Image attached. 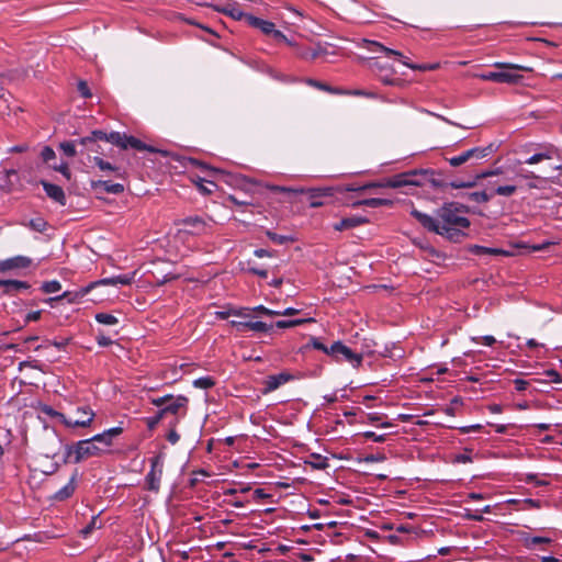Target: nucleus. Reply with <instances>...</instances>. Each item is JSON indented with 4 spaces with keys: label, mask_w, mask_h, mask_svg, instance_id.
Here are the masks:
<instances>
[{
    "label": "nucleus",
    "mask_w": 562,
    "mask_h": 562,
    "mask_svg": "<svg viewBox=\"0 0 562 562\" xmlns=\"http://www.w3.org/2000/svg\"><path fill=\"white\" fill-rule=\"evenodd\" d=\"M164 461L160 456L150 459V471L147 473L145 481L147 488L153 492H158L160 488V481L162 476Z\"/></svg>",
    "instance_id": "nucleus-10"
},
{
    "label": "nucleus",
    "mask_w": 562,
    "mask_h": 562,
    "mask_svg": "<svg viewBox=\"0 0 562 562\" xmlns=\"http://www.w3.org/2000/svg\"><path fill=\"white\" fill-rule=\"evenodd\" d=\"M547 375L551 379L552 382L554 383H561L562 382V378H561V374L555 371V370H549L547 371Z\"/></svg>",
    "instance_id": "nucleus-60"
},
{
    "label": "nucleus",
    "mask_w": 562,
    "mask_h": 562,
    "mask_svg": "<svg viewBox=\"0 0 562 562\" xmlns=\"http://www.w3.org/2000/svg\"><path fill=\"white\" fill-rule=\"evenodd\" d=\"M311 345L313 346V348L317 349V350H321L323 351L324 353L328 355L329 356V347H327L326 345H324L322 341H319L318 338H315V337H312L311 338Z\"/></svg>",
    "instance_id": "nucleus-54"
},
{
    "label": "nucleus",
    "mask_w": 562,
    "mask_h": 562,
    "mask_svg": "<svg viewBox=\"0 0 562 562\" xmlns=\"http://www.w3.org/2000/svg\"><path fill=\"white\" fill-rule=\"evenodd\" d=\"M370 67L373 71L378 72V76L380 78V80L384 83V85H387V86H393L395 85L396 82V79H394L392 77L393 75V71H390L385 75H383L382 72L384 70H389V67L386 65H383L381 61H379L378 59H373L371 63H370Z\"/></svg>",
    "instance_id": "nucleus-22"
},
{
    "label": "nucleus",
    "mask_w": 562,
    "mask_h": 562,
    "mask_svg": "<svg viewBox=\"0 0 562 562\" xmlns=\"http://www.w3.org/2000/svg\"><path fill=\"white\" fill-rule=\"evenodd\" d=\"M52 168L55 171L60 172L67 180L70 179V170L67 162H60L59 165H54Z\"/></svg>",
    "instance_id": "nucleus-48"
},
{
    "label": "nucleus",
    "mask_w": 562,
    "mask_h": 562,
    "mask_svg": "<svg viewBox=\"0 0 562 562\" xmlns=\"http://www.w3.org/2000/svg\"><path fill=\"white\" fill-rule=\"evenodd\" d=\"M329 356L337 362H348L353 368H358L362 362V356L351 350L348 346L341 341H335L329 347Z\"/></svg>",
    "instance_id": "nucleus-7"
},
{
    "label": "nucleus",
    "mask_w": 562,
    "mask_h": 562,
    "mask_svg": "<svg viewBox=\"0 0 562 562\" xmlns=\"http://www.w3.org/2000/svg\"><path fill=\"white\" fill-rule=\"evenodd\" d=\"M164 417H165V416L162 415V413H160V411H158V412L156 413V415L150 416V417H147V418L145 419L147 427H148L150 430H151V429H154V428H155V427L160 423V420H161Z\"/></svg>",
    "instance_id": "nucleus-47"
},
{
    "label": "nucleus",
    "mask_w": 562,
    "mask_h": 562,
    "mask_svg": "<svg viewBox=\"0 0 562 562\" xmlns=\"http://www.w3.org/2000/svg\"><path fill=\"white\" fill-rule=\"evenodd\" d=\"M178 225L184 226V232L192 235L207 234L212 228V220L202 216H188L178 221Z\"/></svg>",
    "instance_id": "nucleus-8"
},
{
    "label": "nucleus",
    "mask_w": 562,
    "mask_h": 562,
    "mask_svg": "<svg viewBox=\"0 0 562 562\" xmlns=\"http://www.w3.org/2000/svg\"><path fill=\"white\" fill-rule=\"evenodd\" d=\"M278 42H283L290 46L293 45V43L279 30L274 29V32L271 34Z\"/></svg>",
    "instance_id": "nucleus-58"
},
{
    "label": "nucleus",
    "mask_w": 562,
    "mask_h": 562,
    "mask_svg": "<svg viewBox=\"0 0 562 562\" xmlns=\"http://www.w3.org/2000/svg\"><path fill=\"white\" fill-rule=\"evenodd\" d=\"M516 178L525 181V188L528 190L541 189L544 178L536 175L533 171L525 168H519L516 172Z\"/></svg>",
    "instance_id": "nucleus-15"
},
{
    "label": "nucleus",
    "mask_w": 562,
    "mask_h": 562,
    "mask_svg": "<svg viewBox=\"0 0 562 562\" xmlns=\"http://www.w3.org/2000/svg\"><path fill=\"white\" fill-rule=\"evenodd\" d=\"M44 293H55L61 289V284L57 280L44 282L41 286Z\"/></svg>",
    "instance_id": "nucleus-40"
},
{
    "label": "nucleus",
    "mask_w": 562,
    "mask_h": 562,
    "mask_svg": "<svg viewBox=\"0 0 562 562\" xmlns=\"http://www.w3.org/2000/svg\"><path fill=\"white\" fill-rule=\"evenodd\" d=\"M97 286V283L91 282L87 286H82L77 291H66L63 294L48 299V302L67 300L68 303H79L81 299H83L93 288Z\"/></svg>",
    "instance_id": "nucleus-14"
},
{
    "label": "nucleus",
    "mask_w": 562,
    "mask_h": 562,
    "mask_svg": "<svg viewBox=\"0 0 562 562\" xmlns=\"http://www.w3.org/2000/svg\"><path fill=\"white\" fill-rule=\"evenodd\" d=\"M99 140H94L93 143H90L88 145H85L87 149L91 153L101 154L102 149L101 146L98 144Z\"/></svg>",
    "instance_id": "nucleus-62"
},
{
    "label": "nucleus",
    "mask_w": 562,
    "mask_h": 562,
    "mask_svg": "<svg viewBox=\"0 0 562 562\" xmlns=\"http://www.w3.org/2000/svg\"><path fill=\"white\" fill-rule=\"evenodd\" d=\"M319 49H310V50H306V52H301L300 53V56L304 59H311V60H314L316 59L318 56H319Z\"/></svg>",
    "instance_id": "nucleus-57"
},
{
    "label": "nucleus",
    "mask_w": 562,
    "mask_h": 562,
    "mask_svg": "<svg viewBox=\"0 0 562 562\" xmlns=\"http://www.w3.org/2000/svg\"><path fill=\"white\" fill-rule=\"evenodd\" d=\"M41 314L42 312L41 311H34V312H30L26 314L25 316V322H36L41 318Z\"/></svg>",
    "instance_id": "nucleus-61"
},
{
    "label": "nucleus",
    "mask_w": 562,
    "mask_h": 562,
    "mask_svg": "<svg viewBox=\"0 0 562 562\" xmlns=\"http://www.w3.org/2000/svg\"><path fill=\"white\" fill-rule=\"evenodd\" d=\"M91 187L94 190L101 188L104 192L109 194H121L124 192V186L122 183H113L106 180L92 181Z\"/></svg>",
    "instance_id": "nucleus-24"
},
{
    "label": "nucleus",
    "mask_w": 562,
    "mask_h": 562,
    "mask_svg": "<svg viewBox=\"0 0 562 562\" xmlns=\"http://www.w3.org/2000/svg\"><path fill=\"white\" fill-rule=\"evenodd\" d=\"M492 150H493L492 145L486 146V147H475V148H471L467 151H463L462 154H460L458 156L449 158L448 161L452 167H459L471 159H475V160L483 159V158L487 157L492 153Z\"/></svg>",
    "instance_id": "nucleus-9"
},
{
    "label": "nucleus",
    "mask_w": 562,
    "mask_h": 562,
    "mask_svg": "<svg viewBox=\"0 0 562 562\" xmlns=\"http://www.w3.org/2000/svg\"><path fill=\"white\" fill-rule=\"evenodd\" d=\"M217 11H221V12H224L228 15H231L232 18L236 19V20H240L243 16L246 18V15L238 9V5L237 3H228L226 7L224 8H216Z\"/></svg>",
    "instance_id": "nucleus-34"
},
{
    "label": "nucleus",
    "mask_w": 562,
    "mask_h": 562,
    "mask_svg": "<svg viewBox=\"0 0 562 562\" xmlns=\"http://www.w3.org/2000/svg\"><path fill=\"white\" fill-rule=\"evenodd\" d=\"M333 191H334L333 188H315V189H312L310 192H311V198L316 199L319 196H331Z\"/></svg>",
    "instance_id": "nucleus-45"
},
{
    "label": "nucleus",
    "mask_w": 562,
    "mask_h": 562,
    "mask_svg": "<svg viewBox=\"0 0 562 562\" xmlns=\"http://www.w3.org/2000/svg\"><path fill=\"white\" fill-rule=\"evenodd\" d=\"M41 157L45 162H49L50 160L55 159L56 155L52 147L45 146L41 151Z\"/></svg>",
    "instance_id": "nucleus-49"
},
{
    "label": "nucleus",
    "mask_w": 562,
    "mask_h": 562,
    "mask_svg": "<svg viewBox=\"0 0 562 562\" xmlns=\"http://www.w3.org/2000/svg\"><path fill=\"white\" fill-rule=\"evenodd\" d=\"M267 236L269 237V239L271 241H273L274 244H278V245H283L291 240V238L288 236L279 235V234L272 233L270 231L267 232Z\"/></svg>",
    "instance_id": "nucleus-46"
},
{
    "label": "nucleus",
    "mask_w": 562,
    "mask_h": 562,
    "mask_svg": "<svg viewBox=\"0 0 562 562\" xmlns=\"http://www.w3.org/2000/svg\"><path fill=\"white\" fill-rule=\"evenodd\" d=\"M33 260L26 256H15L4 260H0V273L12 270L26 269L32 265Z\"/></svg>",
    "instance_id": "nucleus-13"
},
{
    "label": "nucleus",
    "mask_w": 562,
    "mask_h": 562,
    "mask_svg": "<svg viewBox=\"0 0 562 562\" xmlns=\"http://www.w3.org/2000/svg\"><path fill=\"white\" fill-rule=\"evenodd\" d=\"M188 402L184 395L173 396L171 394L150 400L153 405L160 408L159 411L164 416L167 414L179 415L181 411H183L182 414H186Z\"/></svg>",
    "instance_id": "nucleus-5"
},
{
    "label": "nucleus",
    "mask_w": 562,
    "mask_h": 562,
    "mask_svg": "<svg viewBox=\"0 0 562 562\" xmlns=\"http://www.w3.org/2000/svg\"><path fill=\"white\" fill-rule=\"evenodd\" d=\"M306 83L311 87H314L318 90H322V91H326L328 93H333V94H342L345 93V90L340 89V88H334L331 86H328L324 82H321V81H317V80H314V79H307L306 80Z\"/></svg>",
    "instance_id": "nucleus-31"
},
{
    "label": "nucleus",
    "mask_w": 562,
    "mask_h": 562,
    "mask_svg": "<svg viewBox=\"0 0 562 562\" xmlns=\"http://www.w3.org/2000/svg\"><path fill=\"white\" fill-rule=\"evenodd\" d=\"M228 201L232 202L236 206L251 205V202L239 200L236 195H229Z\"/></svg>",
    "instance_id": "nucleus-59"
},
{
    "label": "nucleus",
    "mask_w": 562,
    "mask_h": 562,
    "mask_svg": "<svg viewBox=\"0 0 562 562\" xmlns=\"http://www.w3.org/2000/svg\"><path fill=\"white\" fill-rule=\"evenodd\" d=\"M495 68L499 69H515V70H521V71H531L532 69L527 66L517 65V64H510V63H495Z\"/></svg>",
    "instance_id": "nucleus-41"
},
{
    "label": "nucleus",
    "mask_w": 562,
    "mask_h": 562,
    "mask_svg": "<svg viewBox=\"0 0 562 562\" xmlns=\"http://www.w3.org/2000/svg\"><path fill=\"white\" fill-rule=\"evenodd\" d=\"M363 437L374 442H383L386 438V435H376L374 431H364Z\"/></svg>",
    "instance_id": "nucleus-55"
},
{
    "label": "nucleus",
    "mask_w": 562,
    "mask_h": 562,
    "mask_svg": "<svg viewBox=\"0 0 562 562\" xmlns=\"http://www.w3.org/2000/svg\"><path fill=\"white\" fill-rule=\"evenodd\" d=\"M476 78L484 81L502 82V83H516L521 79L520 75L510 71H486L475 75Z\"/></svg>",
    "instance_id": "nucleus-12"
},
{
    "label": "nucleus",
    "mask_w": 562,
    "mask_h": 562,
    "mask_svg": "<svg viewBox=\"0 0 562 562\" xmlns=\"http://www.w3.org/2000/svg\"><path fill=\"white\" fill-rule=\"evenodd\" d=\"M41 184L49 199L61 206L66 205V195L61 187L49 183L45 180H42Z\"/></svg>",
    "instance_id": "nucleus-17"
},
{
    "label": "nucleus",
    "mask_w": 562,
    "mask_h": 562,
    "mask_svg": "<svg viewBox=\"0 0 562 562\" xmlns=\"http://www.w3.org/2000/svg\"><path fill=\"white\" fill-rule=\"evenodd\" d=\"M252 311L258 314H262V315H267V316H280V312L267 308L263 305H258V306L254 307Z\"/></svg>",
    "instance_id": "nucleus-51"
},
{
    "label": "nucleus",
    "mask_w": 562,
    "mask_h": 562,
    "mask_svg": "<svg viewBox=\"0 0 562 562\" xmlns=\"http://www.w3.org/2000/svg\"><path fill=\"white\" fill-rule=\"evenodd\" d=\"M247 310H237V308H231L228 311H221L216 312V316L221 319H226L229 316H239V317H248L249 314L246 313Z\"/></svg>",
    "instance_id": "nucleus-35"
},
{
    "label": "nucleus",
    "mask_w": 562,
    "mask_h": 562,
    "mask_svg": "<svg viewBox=\"0 0 562 562\" xmlns=\"http://www.w3.org/2000/svg\"><path fill=\"white\" fill-rule=\"evenodd\" d=\"M101 528V525L98 524V516H93L90 520V522L80 530V535L83 538H87L89 535L92 533L93 530Z\"/></svg>",
    "instance_id": "nucleus-38"
},
{
    "label": "nucleus",
    "mask_w": 562,
    "mask_h": 562,
    "mask_svg": "<svg viewBox=\"0 0 562 562\" xmlns=\"http://www.w3.org/2000/svg\"><path fill=\"white\" fill-rule=\"evenodd\" d=\"M69 342V339H63V340H55V341H48L46 346H37L36 349H41V348H47L48 346H54L56 347L58 350H63L65 349V347L68 345Z\"/></svg>",
    "instance_id": "nucleus-53"
},
{
    "label": "nucleus",
    "mask_w": 562,
    "mask_h": 562,
    "mask_svg": "<svg viewBox=\"0 0 562 562\" xmlns=\"http://www.w3.org/2000/svg\"><path fill=\"white\" fill-rule=\"evenodd\" d=\"M411 214L424 228L453 241L465 236L464 231L470 226V221L465 216V207L454 202L446 203L438 209L436 217L416 209H412Z\"/></svg>",
    "instance_id": "nucleus-1"
},
{
    "label": "nucleus",
    "mask_w": 562,
    "mask_h": 562,
    "mask_svg": "<svg viewBox=\"0 0 562 562\" xmlns=\"http://www.w3.org/2000/svg\"><path fill=\"white\" fill-rule=\"evenodd\" d=\"M102 449L99 448L92 438L78 441L76 445L68 447V456H74V461L79 463L90 457L99 456Z\"/></svg>",
    "instance_id": "nucleus-6"
},
{
    "label": "nucleus",
    "mask_w": 562,
    "mask_h": 562,
    "mask_svg": "<svg viewBox=\"0 0 562 562\" xmlns=\"http://www.w3.org/2000/svg\"><path fill=\"white\" fill-rule=\"evenodd\" d=\"M366 223H368V220L366 217L353 215V216L345 217L341 221H339L338 223H335L333 227L335 231L341 232V231L358 227Z\"/></svg>",
    "instance_id": "nucleus-21"
},
{
    "label": "nucleus",
    "mask_w": 562,
    "mask_h": 562,
    "mask_svg": "<svg viewBox=\"0 0 562 562\" xmlns=\"http://www.w3.org/2000/svg\"><path fill=\"white\" fill-rule=\"evenodd\" d=\"M369 50L371 52H382L387 57H394L398 59L403 65L407 66L411 69H418V70H428V65H414L409 64L406 58L403 56V54L398 50H394L391 48L385 47L384 45L378 43V42H369Z\"/></svg>",
    "instance_id": "nucleus-11"
},
{
    "label": "nucleus",
    "mask_w": 562,
    "mask_h": 562,
    "mask_svg": "<svg viewBox=\"0 0 562 562\" xmlns=\"http://www.w3.org/2000/svg\"><path fill=\"white\" fill-rule=\"evenodd\" d=\"M471 198L477 203H486L493 198V193H487L486 191H477L471 193Z\"/></svg>",
    "instance_id": "nucleus-44"
},
{
    "label": "nucleus",
    "mask_w": 562,
    "mask_h": 562,
    "mask_svg": "<svg viewBox=\"0 0 562 562\" xmlns=\"http://www.w3.org/2000/svg\"><path fill=\"white\" fill-rule=\"evenodd\" d=\"M392 204V201L389 199H380V198H370L357 201L352 204V206H369V207H380V206H389Z\"/></svg>",
    "instance_id": "nucleus-29"
},
{
    "label": "nucleus",
    "mask_w": 562,
    "mask_h": 562,
    "mask_svg": "<svg viewBox=\"0 0 562 562\" xmlns=\"http://www.w3.org/2000/svg\"><path fill=\"white\" fill-rule=\"evenodd\" d=\"M94 140H104L124 150L134 148L139 151H155L151 146L146 145L140 139L120 132H111L108 134L103 131L95 130L92 131L89 136L82 137L78 142L80 145H88Z\"/></svg>",
    "instance_id": "nucleus-3"
},
{
    "label": "nucleus",
    "mask_w": 562,
    "mask_h": 562,
    "mask_svg": "<svg viewBox=\"0 0 562 562\" xmlns=\"http://www.w3.org/2000/svg\"><path fill=\"white\" fill-rule=\"evenodd\" d=\"M77 89H78L79 93L83 98H90L91 97V91H90V89L88 87V83L85 80H80L78 82Z\"/></svg>",
    "instance_id": "nucleus-56"
},
{
    "label": "nucleus",
    "mask_w": 562,
    "mask_h": 562,
    "mask_svg": "<svg viewBox=\"0 0 562 562\" xmlns=\"http://www.w3.org/2000/svg\"><path fill=\"white\" fill-rule=\"evenodd\" d=\"M30 283L20 280H2L0 279V288L3 289V294L14 295L19 291L30 289Z\"/></svg>",
    "instance_id": "nucleus-19"
},
{
    "label": "nucleus",
    "mask_w": 562,
    "mask_h": 562,
    "mask_svg": "<svg viewBox=\"0 0 562 562\" xmlns=\"http://www.w3.org/2000/svg\"><path fill=\"white\" fill-rule=\"evenodd\" d=\"M247 329L254 330V331H259V333H267L272 329V325H268L260 321H257V322L249 321V322L238 323V333L243 334Z\"/></svg>",
    "instance_id": "nucleus-26"
},
{
    "label": "nucleus",
    "mask_w": 562,
    "mask_h": 562,
    "mask_svg": "<svg viewBox=\"0 0 562 562\" xmlns=\"http://www.w3.org/2000/svg\"><path fill=\"white\" fill-rule=\"evenodd\" d=\"M97 341L102 347H108V346L112 345V342H113L110 337L104 336V335L98 336Z\"/></svg>",
    "instance_id": "nucleus-63"
},
{
    "label": "nucleus",
    "mask_w": 562,
    "mask_h": 562,
    "mask_svg": "<svg viewBox=\"0 0 562 562\" xmlns=\"http://www.w3.org/2000/svg\"><path fill=\"white\" fill-rule=\"evenodd\" d=\"M517 184H498L493 189V195L512 196L518 190Z\"/></svg>",
    "instance_id": "nucleus-32"
},
{
    "label": "nucleus",
    "mask_w": 562,
    "mask_h": 562,
    "mask_svg": "<svg viewBox=\"0 0 562 562\" xmlns=\"http://www.w3.org/2000/svg\"><path fill=\"white\" fill-rule=\"evenodd\" d=\"M557 149L553 146L541 147L538 151L527 157L524 160H519L518 164L522 165H536L546 160H551L557 155Z\"/></svg>",
    "instance_id": "nucleus-16"
},
{
    "label": "nucleus",
    "mask_w": 562,
    "mask_h": 562,
    "mask_svg": "<svg viewBox=\"0 0 562 562\" xmlns=\"http://www.w3.org/2000/svg\"><path fill=\"white\" fill-rule=\"evenodd\" d=\"M344 94H346V95H355V97H366V98H370V99L378 98L376 93H374L372 91L361 90V89L345 90Z\"/></svg>",
    "instance_id": "nucleus-43"
},
{
    "label": "nucleus",
    "mask_w": 562,
    "mask_h": 562,
    "mask_svg": "<svg viewBox=\"0 0 562 562\" xmlns=\"http://www.w3.org/2000/svg\"><path fill=\"white\" fill-rule=\"evenodd\" d=\"M481 428H482V425L475 424V425H471V426H464V427H461L459 429H460V431L462 434H469L471 431L480 430Z\"/></svg>",
    "instance_id": "nucleus-64"
},
{
    "label": "nucleus",
    "mask_w": 562,
    "mask_h": 562,
    "mask_svg": "<svg viewBox=\"0 0 562 562\" xmlns=\"http://www.w3.org/2000/svg\"><path fill=\"white\" fill-rule=\"evenodd\" d=\"M521 541L527 549H533L537 544L551 543L552 539L549 537L526 535L521 538Z\"/></svg>",
    "instance_id": "nucleus-30"
},
{
    "label": "nucleus",
    "mask_w": 562,
    "mask_h": 562,
    "mask_svg": "<svg viewBox=\"0 0 562 562\" xmlns=\"http://www.w3.org/2000/svg\"><path fill=\"white\" fill-rule=\"evenodd\" d=\"M92 161L94 162V165L103 172H114L115 173V177L117 178H124V172L121 171L120 167L109 162V161H105L104 159H102L101 157L99 156H94L92 158Z\"/></svg>",
    "instance_id": "nucleus-28"
},
{
    "label": "nucleus",
    "mask_w": 562,
    "mask_h": 562,
    "mask_svg": "<svg viewBox=\"0 0 562 562\" xmlns=\"http://www.w3.org/2000/svg\"><path fill=\"white\" fill-rule=\"evenodd\" d=\"M313 459H314V461L311 462V464L314 469L322 470L328 465L327 459L322 456H313Z\"/></svg>",
    "instance_id": "nucleus-50"
},
{
    "label": "nucleus",
    "mask_w": 562,
    "mask_h": 562,
    "mask_svg": "<svg viewBox=\"0 0 562 562\" xmlns=\"http://www.w3.org/2000/svg\"><path fill=\"white\" fill-rule=\"evenodd\" d=\"M130 281H131V279L125 276H117V277L105 278V279L99 280L95 283H97V286L98 285H117V284L125 285V284H128Z\"/></svg>",
    "instance_id": "nucleus-33"
},
{
    "label": "nucleus",
    "mask_w": 562,
    "mask_h": 562,
    "mask_svg": "<svg viewBox=\"0 0 562 562\" xmlns=\"http://www.w3.org/2000/svg\"><path fill=\"white\" fill-rule=\"evenodd\" d=\"M42 412L44 414H46L47 416L52 417V418L58 419L67 428H76V427L87 428V427H90L92 422H93V419H94V417H95V413L88 405L79 406L76 409L77 413H82L83 415H86V418H82V419L67 418L63 413H59V412L55 411L50 406H44L42 408Z\"/></svg>",
    "instance_id": "nucleus-4"
},
{
    "label": "nucleus",
    "mask_w": 562,
    "mask_h": 562,
    "mask_svg": "<svg viewBox=\"0 0 562 562\" xmlns=\"http://www.w3.org/2000/svg\"><path fill=\"white\" fill-rule=\"evenodd\" d=\"M311 319H303V318H297V319H290V321H278L276 322L274 324H271L272 325V328L273 327H277V328H290V327H295V326H300L306 322H310Z\"/></svg>",
    "instance_id": "nucleus-36"
},
{
    "label": "nucleus",
    "mask_w": 562,
    "mask_h": 562,
    "mask_svg": "<svg viewBox=\"0 0 562 562\" xmlns=\"http://www.w3.org/2000/svg\"><path fill=\"white\" fill-rule=\"evenodd\" d=\"M499 173H501L499 169L488 170V171H484L482 173L476 175V177L473 180H470V181H453V182L450 183V186L453 189L473 188L476 184L479 179L497 176Z\"/></svg>",
    "instance_id": "nucleus-25"
},
{
    "label": "nucleus",
    "mask_w": 562,
    "mask_h": 562,
    "mask_svg": "<svg viewBox=\"0 0 562 562\" xmlns=\"http://www.w3.org/2000/svg\"><path fill=\"white\" fill-rule=\"evenodd\" d=\"M291 378L292 376L285 372L267 376V379L265 381L263 393H270V392L276 391L281 385L289 382L291 380Z\"/></svg>",
    "instance_id": "nucleus-18"
},
{
    "label": "nucleus",
    "mask_w": 562,
    "mask_h": 562,
    "mask_svg": "<svg viewBox=\"0 0 562 562\" xmlns=\"http://www.w3.org/2000/svg\"><path fill=\"white\" fill-rule=\"evenodd\" d=\"M122 432V427H113L104 430L102 434L94 435L92 437V440H94V442L102 443L104 447H111L113 443V439L120 436Z\"/></svg>",
    "instance_id": "nucleus-20"
},
{
    "label": "nucleus",
    "mask_w": 562,
    "mask_h": 562,
    "mask_svg": "<svg viewBox=\"0 0 562 562\" xmlns=\"http://www.w3.org/2000/svg\"><path fill=\"white\" fill-rule=\"evenodd\" d=\"M430 179L428 170H414L395 175L381 182H369L362 187H346L345 191H364L372 188H402L406 186L422 187Z\"/></svg>",
    "instance_id": "nucleus-2"
},
{
    "label": "nucleus",
    "mask_w": 562,
    "mask_h": 562,
    "mask_svg": "<svg viewBox=\"0 0 562 562\" xmlns=\"http://www.w3.org/2000/svg\"><path fill=\"white\" fill-rule=\"evenodd\" d=\"M246 19L251 26L259 29L265 34H272L274 32L276 25L270 21H266L254 15L247 14Z\"/></svg>",
    "instance_id": "nucleus-27"
},
{
    "label": "nucleus",
    "mask_w": 562,
    "mask_h": 562,
    "mask_svg": "<svg viewBox=\"0 0 562 562\" xmlns=\"http://www.w3.org/2000/svg\"><path fill=\"white\" fill-rule=\"evenodd\" d=\"M215 384L214 380L210 376H202L193 381V385L198 389H211Z\"/></svg>",
    "instance_id": "nucleus-39"
},
{
    "label": "nucleus",
    "mask_w": 562,
    "mask_h": 562,
    "mask_svg": "<svg viewBox=\"0 0 562 562\" xmlns=\"http://www.w3.org/2000/svg\"><path fill=\"white\" fill-rule=\"evenodd\" d=\"M473 251L477 255H480V254L498 255L502 252L499 249L487 248V247H483V246H474Z\"/></svg>",
    "instance_id": "nucleus-52"
},
{
    "label": "nucleus",
    "mask_w": 562,
    "mask_h": 562,
    "mask_svg": "<svg viewBox=\"0 0 562 562\" xmlns=\"http://www.w3.org/2000/svg\"><path fill=\"white\" fill-rule=\"evenodd\" d=\"M94 318L98 323L108 326H113L119 323V319L114 315L108 313H98Z\"/></svg>",
    "instance_id": "nucleus-37"
},
{
    "label": "nucleus",
    "mask_w": 562,
    "mask_h": 562,
    "mask_svg": "<svg viewBox=\"0 0 562 562\" xmlns=\"http://www.w3.org/2000/svg\"><path fill=\"white\" fill-rule=\"evenodd\" d=\"M59 148L68 157H74L77 154L75 142H63L59 144Z\"/></svg>",
    "instance_id": "nucleus-42"
},
{
    "label": "nucleus",
    "mask_w": 562,
    "mask_h": 562,
    "mask_svg": "<svg viewBox=\"0 0 562 562\" xmlns=\"http://www.w3.org/2000/svg\"><path fill=\"white\" fill-rule=\"evenodd\" d=\"M77 487V472L72 474L69 482L54 494V499L61 502L69 498Z\"/></svg>",
    "instance_id": "nucleus-23"
}]
</instances>
